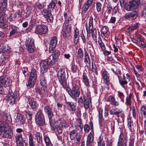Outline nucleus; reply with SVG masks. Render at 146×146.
Here are the masks:
<instances>
[{
	"instance_id": "1",
	"label": "nucleus",
	"mask_w": 146,
	"mask_h": 146,
	"mask_svg": "<svg viewBox=\"0 0 146 146\" xmlns=\"http://www.w3.org/2000/svg\"><path fill=\"white\" fill-rule=\"evenodd\" d=\"M2 119V121H0V129L4 132L10 129V127L7 123L10 122L11 119L10 116L6 113H3Z\"/></svg>"
},
{
	"instance_id": "2",
	"label": "nucleus",
	"mask_w": 146,
	"mask_h": 146,
	"mask_svg": "<svg viewBox=\"0 0 146 146\" xmlns=\"http://www.w3.org/2000/svg\"><path fill=\"white\" fill-rule=\"evenodd\" d=\"M82 93L83 96V101L82 97H80L78 100V102L79 105H81L83 104L85 110H87L90 106V103L91 102L90 96L89 93H84L83 90H82Z\"/></svg>"
},
{
	"instance_id": "3",
	"label": "nucleus",
	"mask_w": 146,
	"mask_h": 146,
	"mask_svg": "<svg viewBox=\"0 0 146 146\" xmlns=\"http://www.w3.org/2000/svg\"><path fill=\"white\" fill-rule=\"evenodd\" d=\"M59 81L63 87L65 88L66 86V78L67 77V74L63 70H60L57 74Z\"/></svg>"
},
{
	"instance_id": "4",
	"label": "nucleus",
	"mask_w": 146,
	"mask_h": 146,
	"mask_svg": "<svg viewBox=\"0 0 146 146\" xmlns=\"http://www.w3.org/2000/svg\"><path fill=\"white\" fill-rule=\"evenodd\" d=\"M12 80L10 78L5 75L0 76V87L6 88L11 86Z\"/></svg>"
},
{
	"instance_id": "5",
	"label": "nucleus",
	"mask_w": 146,
	"mask_h": 146,
	"mask_svg": "<svg viewBox=\"0 0 146 146\" xmlns=\"http://www.w3.org/2000/svg\"><path fill=\"white\" fill-rule=\"evenodd\" d=\"M68 20H66L65 21L62 29V35L65 40L68 39L70 35L71 27L68 25Z\"/></svg>"
},
{
	"instance_id": "6",
	"label": "nucleus",
	"mask_w": 146,
	"mask_h": 146,
	"mask_svg": "<svg viewBox=\"0 0 146 146\" xmlns=\"http://www.w3.org/2000/svg\"><path fill=\"white\" fill-rule=\"evenodd\" d=\"M140 3V0H133L132 1H129V4L125 5V8L128 11L136 9L139 6Z\"/></svg>"
},
{
	"instance_id": "7",
	"label": "nucleus",
	"mask_w": 146,
	"mask_h": 146,
	"mask_svg": "<svg viewBox=\"0 0 146 146\" xmlns=\"http://www.w3.org/2000/svg\"><path fill=\"white\" fill-rule=\"evenodd\" d=\"M48 32L47 27L43 25H37L35 30V33L37 34L42 35L46 34Z\"/></svg>"
},
{
	"instance_id": "8",
	"label": "nucleus",
	"mask_w": 146,
	"mask_h": 146,
	"mask_svg": "<svg viewBox=\"0 0 146 146\" xmlns=\"http://www.w3.org/2000/svg\"><path fill=\"white\" fill-rule=\"evenodd\" d=\"M35 121L37 124L39 126H42L45 124L44 116L40 111H38L35 116Z\"/></svg>"
},
{
	"instance_id": "9",
	"label": "nucleus",
	"mask_w": 146,
	"mask_h": 146,
	"mask_svg": "<svg viewBox=\"0 0 146 146\" xmlns=\"http://www.w3.org/2000/svg\"><path fill=\"white\" fill-rule=\"evenodd\" d=\"M80 94V90L78 86L75 84H73L72 89V92L70 96L73 98L79 97Z\"/></svg>"
},
{
	"instance_id": "10",
	"label": "nucleus",
	"mask_w": 146,
	"mask_h": 146,
	"mask_svg": "<svg viewBox=\"0 0 146 146\" xmlns=\"http://www.w3.org/2000/svg\"><path fill=\"white\" fill-rule=\"evenodd\" d=\"M94 19L92 16L89 17L88 31L89 33L92 34V36H95L97 35V31L95 29H94L93 27Z\"/></svg>"
},
{
	"instance_id": "11",
	"label": "nucleus",
	"mask_w": 146,
	"mask_h": 146,
	"mask_svg": "<svg viewBox=\"0 0 146 146\" xmlns=\"http://www.w3.org/2000/svg\"><path fill=\"white\" fill-rule=\"evenodd\" d=\"M40 65L42 73L43 74L48 70L49 65L48 61L47 60H41L40 63Z\"/></svg>"
},
{
	"instance_id": "12",
	"label": "nucleus",
	"mask_w": 146,
	"mask_h": 146,
	"mask_svg": "<svg viewBox=\"0 0 146 146\" xmlns=\"http://www.w3.org/2000/svg\"><path fill=\"white\" fill-rule=\"evenodd\" d=\"M8 96V102L10 105H13L15 103V99L14 93L11 89L9 88L8 93H7Z\"/></svg>"
},
{
	"instance_id": "13",
	"label": "nucleus",
	"mask_w": 146,
	"mask_h": 146,
	"mask_svg": "<svg viewBox=\"0 0 146 146\" xmlns=\"http://www.w3.org/2000/svg\"><path fill=\"white\" fill-rule=\"evenodd\" d=\"M138 15V13L135 11H133L125 14L124 16V18L128 20H133L136 19Z\"/></svg>"
},
{
	"instance_id": "14",
	"label": "nucleus",
	"mask_w": 146,
	"mask_h": 146,
	"mask_svg": "<svg viewBox=\"0 0 146 146\" xmlns=\"http://www.w3.org/2000/svg\"><path fill=\"white\" fill-rule=\"evenodd\" d=\"M102 73V78L104 83L108 85L110 83V75L108 72L106 71H103Z\"/></svg>"
},
{
	"instance_id": "15",
	"label": "nucleus",
	"mask_w": 146,
	"mask_h": 146,
	"mask_svg": "<svg viewBox=\"0 0 146 146\" xmlns=\"http://www.w3.org/2000/svg\"><path fill=\"white\" fill-rule=\"evenodd\" d=\"M15 137L17 146H24L22 142L23 138L22 134H15Z\"/></svg>"
},
{
	"instance_id": "16",
	"label": "nucleus",
	"mask_w": 146,
	"mask_h": 146,
	"mask_svg": "<svg viewBox=\"0 0 146 146\" xmlns=\"http://www.w3.org/2000/svg\"><path fill=\"white\" fill-rule=\"evenodd\" d=\"M41 12L44 17L47 20L48 19L50 22H52V21L53 17L50 12H49L46 9H43Z\"/></svg>"
},
{
	"instance_id": "17",
	"label": "nucleus",
	"mask_w": 146,
	"mask_h": 146,
	"mask_svg": "<svg viewBox=\"0 0 146 146\" xmlns=\"http://www.w3.org/2000/svg\"><path fill=\"white\" fill-rule=\"evenodd\" d=\"M45 113L48 115L49 119L52 118L53 116L52 108L49 106H46L44 108Z\"/></svg>"
},
{
	"instance_id": "18",
	"label": "nucleus",
	"mask_w": 146,
	"mask_h": 146,
	"mask_svg": "<svg viewBox=\"0 0 146 146\" xmlns=\"http://www.w3.org/2000/svg\"><path fill=\"white\" fill-rule=\"evenodd\" d=\"M108 101L112 106H118L119 105V102L116 101L114 97L112 96L111 95L108 96Z\"/></svg>"
},
{
	"instance_id": "19",
	"label": "nucleus",
	"mask_w": 146,
	"mask_h": 146,
	"mask_svg": "<svg viewBox=\"0 0 146 146\" xmlns=\"http://www.w3.org/2000/svg\"><path fill=\"white\" fill-rule=\"evenodd\" d=\"M94 0H87L83 5L82 9L84 12H86L92 5Z\"/></svg>"
},
{
	"instance_id": "20",
	"label": "nucleus",
	"mask_w": 146,
	"mask_h": 146,
	"mask_svg": "<svg viewBox=\"0 0 146 146\" xmlns=\"http://www.w3.org/2000/svg\"><path fill=\"white\" fill-rule=\"evenodd\" d=\"M28 105L32 109H35L38 106V104L37 102L34 100L33 98H29L28 99Z\"/></svg>"
},
{
	"instance_id": "21",
	"label": "nucleus",
	"mask_w": 146,
	"mask_h": 146,
	"mask_svg": "<svg viewBox=\"0 0 146 146\" xmlns=\"http://www.w3.org/2000/svg\"><path fill=\"white\" fill-rule=\"evenodd\" d=\"M49 123L51 126V128L52 130H54L58 126L60 125V124L61 123V121L58 120L56 122L52 121V118L49 119Z\"/></svg>"
},
{
	"instance_id": "22",
	"label": "nucleus",
	"mask_w": 146,
	"mask_h": 146,
	"mask_svg": "<svg viewBox=\"0 0 146 146\" xmlns=\"http://www.w3.org/2000/svg\"><path fill=\"white\" fill-rule=\"evenodd\" d=\"M77 132L76 130H72L70 132L69 135L70 137L71 140H73L76 138V141L77 142H79L80 138L79 137H77Z\"/></svg>"
},
{
	"instance_id": "23",
	"label": "nucleus",
	"mask_w": 146,
	"mask_h": 146,
	"mask_svg": "<svg viewBox=\"0 0 146 146\" xmlns=\"http://www.w3.org/2000/svg\"><path fill=\"white\" fill-rule=\"evenodd\" d=\"M108 30V28L106 26H103L101 30V36L104 38L106 39L108 38V34L107 32Z\"/></svg>"
},
{
	"instance_id": "24",
	"label": "nucleus",
	"mask_w": 146,
	"mask_h": 146,
	"mask_svg": "<svg viewBox=\"0 0 146 146\" xmlns=\"http://www.w3.org/2000/svg\"><path fill=\"white\" fill-rule=\"evenodd\" d=\"M57 44V38L55 36L53 37L51 40L49 50L50 51L53 50Z\"/></svg>"
},
{
	"instance_id": "25",
	"label": "nucleus",
	"mask_w": 146,
	"mask_h": 146,
	"mask_svg": "<svg viewBox=\"0 0 146 146\" xmlns=\"http://www.w3.org/2000/svg\"><path fill=\"white\" fill-rule=\"evenodd\" d=\"M16 121L19 124H23L25 121V119L24 115L20 113H18L16 119Z\"/></svg>"
},
{
	"instance_id": "26",
	"label": "nucleus",
	"mask_w": 146,
	"mask_h": 146,
	"mask_svg": "<svg viewBox=\"0 0 146 146\" xmlns=\"http://www.w3.org/2000/svg\"><path fill=\"white\" fill-rule=\"evenodd\" d=\"M3 134V136L5 138L10 139L13 137V133L11 129L5 130Z\"/></svg>"
},
{
	"instance_id": "27",
	"label": "nucleus",
	"mask_w": 146,
	"mask_h": 146,
	"mask_svg": "<svg viewBox=\"0 0 146 146\" xmlns=\"http://www.w3.org/2000/svg\"><path fill=\"white\" fill-rule=\"evenodd\" d=\"M85 54L84 62L86 64V65L88 67L90 68L91 61L86 50L85 51Z\"/></svg>"
},
{
	"instance_id": "28",
	"label": "nucleus",
	"mask_w": 146,
	"mask_h": 146,
	"mask_svg": "<svg viewBox=\"0 0 146 146\" xmlns=\"http://www.w3.org/2000/svg\"><path fill=\"white\" fill-rule=\"evenodd\" d=\"M9 29H11L12 30L10 32L9 36H12L14 35L17 32L18 30L19 29L17 27L14 26L12 25L10 26Z\"/></svg>"
},
{
	"instance_id": "29",
	"label": "nucleus",
	"mask_w": 146,
	"mask_h": 146,
	"mask_svg": "<svg viewBox=\"0 0 146 146\" xmlns=\"http://www.w3.org/2000/svg\"><path fill=\"white\" fill-rule=\"evenodd\" d=\"M7 0H3L0 4L1 5H0V11H5L6 10L7 6Z\"/></svg>"
},
{
	"instance_id": "30",
	"label": "nucleus",
	"mask_w": 146,
	"mask_h": 146,
	"mask_svg": "<svg viewBox=\"0 0 146 146\" xmlns=\"http://www.w3.org/2000/svg\"><path fill=\"white\" fill-rule=\"evenodd\" d=\"M36 79L29 77L28 84H27V87L32 88L35 85Z\"/></svg>"
},
{
	"instance_id": "31",
	"label": "nucleus",
	"mask_w": 146,
	"mask_h": 146,
	"mask_svg": "<svg viewBox=\"0 0 146 146\" xmlns=\"http://www.w3.org/2000/svg\"><path fill=\"white\" fill-rule=\"evenodd\" d=\"M37 142L38 143L41 144L42 143V134L39 132H37L35 135Z\"/></svg>"
},
{
	"instance_id": "32",
	"label": "nucleus",
	"mask_w": 146,
	"mask_h": 146,
	"mask_svg": "<svg viewBox=\"0 0 146 146\" xmlns=\"http://www.w3.org/2000/svg\"><path fill=\"white\" fill-rule=\"evenodd\" d=\"M57 59L53 57L52 56H50L47 60L48 62H49V65L52 66L55 64L57 60Z\"/></svg>"
},
{
	"instance_id": "33",
	"label": "nucleus",
	"mask_w": 146,
	"mask_h": 146,
	"mask_svg": "<svg viewBox=\"0 0 146 146\" xmlns=\"http://www.w3.org/2000/svg\"><path fill=\"white\" fill-rule=\"evenodd\" d=\"M67 104L68 105V107L70 108V109H69L70 111H75L77 108L76 103L72 102H67Z\"/></svg>"
},
{
	"instance_id": "34",
	"label": "nucleus",
	"mask_w": 146,
	"mask_h": 146,
	"mask_svg": "<svg viewBox=\"0 0 146 146\" xmlns=\"http://www.w3.org/2000/svg\"><path fill=\"white\" fill-rule=\"evenodd\" d=\"M57 3L56 0H52L48 6V9L50 11H53Z\"/></svg>"
},
{
	"instance_id": "35",
	"label": "nucleus",
	"mask_w": 146,
	"mask_h": 146,
	"mask_svg": "<svg viewBox=\"0 0 146 146\" xmlns=\"http://www.w3.org/2000/svg\"><path fill=\"white\" fill-rule=\"evenodd\" d=\"M40 84L43 87H46V81L44 75L42 73L40 75Z\"/></svg>"
},
{
	"instance_id": "36",
	"label": "nucleus",
	"mask_w": 146,
	"mask_h": 146,
	"mask_svg": "<svg viewBox=\"0 0 146 146\" xmlns=\"http://www.w3.org/2000/svg\"><path fill=\"white\" fill-rule=\"evenodd\" d=\"M37 72L36 70L34 69H33L31 70L30 73V75L29 76L30 78L36 79Z\"/></svg>"
},
{
	"instance_id": "37",
	"label": "nucleus",
	"mask_w": 146,
	"mask_h": 146,
	"mask_svg": "<svg viewBox=\"0 0 146 146\" xmlns=\"http://www.w3.org/2000/svg\"><path fill=\"white\" fill-rule=\"evenodd\" d=\"M44 139L46 146H52L50 138L48 136L46 135L44 136Z\"/></svg>"
},
{
	"instance_id": "38",
	"label": "nucleus",
	"mask_w": 146,
	"mask_h": 146,
	"mask_svg": "<svg viewBox=\"0 0 146 146\" xmlns=\"http://www.w3.org/2000/svg\"><path fill=\"white\" fill-rule=\"evenodd\" d=\"M3 13H1V12H0V13L1 14V16L0 17V21L2 22H6L7 19V15L4 13L5 11H2Z\"/></svg>"
},
{
	"instance_id": "39",
	"label": "nucleus",
	"mask_w": 146,
	"mask_h": 146,
	"mask_svg": "<svg viewBox=\"0 0 146 146\" xmlns=\"http://www.w3.org/2000/svg\"><path fill=\"white\" fill-rule=\"evenodd\" d=\"M132 96V94L130 93L128 96L126 98L125 104L127 106H131Z\"/></svg>"
},
{
	"instance_id": "40",
	"label": "nucleus",
	"mask_w": 146,
	"mask_h": 146,
	"mask_svg": "<svg viewBox=\"0 0 146 146\" xmlns=\"http://www.w3.org/2000/svg\"><path fill=\"white\" fill-rule=\"evenodd\" d=\"M27 49L29 53H33L35 50L34 45H27L26 46Z\"/></svg>"
},
{
	"instance_id": "41",
	"label": "nucleus",
	"mask_w": 146,
	"mask_h": 146,
	"mask_svg": "<svg viewBox=\"0 0 146 146\" xmlns=\"http://www.w3.org/2000/svg\"><path fill=\"white\" fill-rule=\"evenodd\" d=\"M115 109H112L110 111V113L111 115L114 114L116 115L119 117V113L121 112L122 111L120 110H119L118 111H115Z\"/></svg>"
},
{
	"instance_id": "42",
	"label": "nucleus",
	"mask_w": 146,
	"mask_h": 146,
	"mask_svg": "<svg viewBox=\"0 0 146 146\" xmlns=\"http://www.w3.org/2000/svg\"><path fill=\"white\" fill-rule=\"evenodd\" d=\"M77 64V62H75L74 61L72 64L71 70L73 73L76 72V71L77 70L78 67Z\"/></svg>"
},
{
	"instance_id": "43",
	"label": "nucleus",
	"mask_w": 146,
	"mask_h": 146,
	"mask_svg": "<svg viewBox=\"0 0 146 146\" xmlns=\"http://www.w3.org/2000/svg\"><path fill=\"white\" fill-rule=\"evenodd\" d=\"M140 113L142 115H143L146 118V107L143 106L140 108Z\"/></svg>"
},
{
	"instance_id": "44",
	"label": "nucleus",
	"mask_w": 146,
	"mask_h": 146,
	"mask_svg": "<svg viewBox=\"0 0 146 146\" xmlns=\"http://www.w3.org/2000/svg\"><path fill=\"white\" fill-rule=\"evenodd\" d=\"M93 134L94 133H89L88 135L86 142L91 143L93 142L94 138Z\"/></svg>"
},
{
	"instance_id": "45",
	"label": "nucleus",
	"mask_w": 146,
	"mask_h": 146,
	"mask_svg": "<svg viewBox=\"0 0 146 146\" xmlns=\"http://www.w3.org/2000/svg\"><path fill=\"white\" fill-rule=\"evenodd\" d=\"M116 70V67L114 65H113V67L111 68V70L115 74H121V72L119 68H118L116 71H115V70Z\"/></svg>"
},
{
	"instance_id": "46",
	"label": "nucleus",
	"mask_w": 146,
	"mask_h": 146,
	"mask_svg": "<svg viewBox=\"0 0 146 146\" xmlns=\"http://www.w3.org/2000/svg\"><path fill=\"white\" fill-rule=\"evenodd\" d=\"M96 7L97 11L98 13L100 12L102 8V5L100 2H97L96 3Z\"/></svg>"
},
{
	"instance_id": "47",
	"label": "nucleus",
	"mask_w": 146,
	"mask_h": 146,
	"mask_svg": "<svg viewBox=\"0 0 146 146\" xmlns=\"http://www.w3.org/2000/svg\"><path fill=\"white\" fill-rule=\"evenodd\" d=\"M94 60H93L92 59V69H90L89 71L90 73H92L93 72L95 71V72H97V68L96 66L94 64L93 65V63L94 62Z\"/></svg>"
},
{
	"instance_id": "48",
	"label": "nucleus",
	"mask_w": 146,
	"mask_h": 146,
	"mask_svg": "<svg viewBox=\"0 0 146 146\" xmlns=\"http://www.w3.org/2000/svg\"><path fill=\"white\" fill-rule=\"evenodd\" d=\"M127 125L130 131L132 130V123L133 121L130 117H128L127 118Z\"/></svg>"
},
{
	"instance_id": "49",
	"label": "nucleus",
	"mask_w": 146,
	"mask_h": 146,
	"mask_svg": "<svg viewBox=\"0 0 146 146\" xmlns=\"http://www.w3.org/2000/svg\"><path fill=\"white\" fill-rule=\"evenodd\" d=\"M60 52L58 50H54L51 56H52L53 57L56 58H57L60 55Z\"/></svg>"
},
{
	"instance_id": "50",
	"label": "nucleus",
	"mask_w": 146,
	"mask_h": 146,
	"mask_svg": "<svg viewBox=\"0 0 146 146\" xmlns=\"http://www.w3.org/2000/svg\"><path fill=\"white\" fill-rule=\"evenodd\" d=\"M36 23V20L35 19H31L30 22V26L29 28L30 30L32 29L33 27H34Z\"/></svg>"
},
{
	"instance_id": "51",
	"label": "nucleus",
	"mask_w": 146,
	"mask_h": 146,
	"mask_svg": "<svg viewBox=\"0 0 146 146\" xmlns=\"http://www.w3.org/2000/svg\"><path fill=\"white\" fill-rule=\"evenodd\" d=\"M34 137L31 133H30L29 135V145L34 143Z\"/></svg>"
},
{
	"instance_id": "52",
	"label": "nucleus",
	"mask_w": 146,
	"mask_h": 146,
	"mask_svg": "<svg viewBox=\"0 0 146 146\" xmlns=\"http://www.w3.org/2000/svg\"><path fill=\"white\" fill-rule=\"evenodd\" d=\"M138 28V23H135L132 27H129L128 29L129 32H131Z\"/></svg>"
},
{
	"instance_id": "53",
	"label": "nucleus",
	"mask_w": 146,
	"mask_h": 146,
	"mask_svg": "<svg viewBox=\"0 0 146 146\" xmlns=\"http://www.w3.org/2000/svg\"><path fill=\"white\" fill-rule=\"evenodd\" d=\"M6 22L0 21V28L2 29H5L7 28L8 25L6 23Z\"/></svg>"
},
{
	"instance_id": "54",
	"label": "nucleus",
	"mask_w": 146,
	"mask_h": 146,
	"mask_svg": "<svg viewBox=\"0 0 146 146\" xmlns=\"http://www.w3.org/2000/svg\"><path fill=\"white\" fill-rule=\"evenodd\" d=\"M34 40L31 38H29L27 40L26 42V45H34Z\"/></svg>"
},
{
	"instance_id": "55",
	"label": "nucleus",
	"mask_w": 146,
	"mask_h": 146,
	"mask_svg": "<svg viewBox=\"0 0 146 146\" xmlns=\"http://www.w3.org/2000/svg\"><path fill=\"white\" fill-rule=\"evenodd\" d=\"M98 43L100 45L102 50H104L105 49V46L101 38H99V39L98 40Z\"/></svg>"
},
{
	"instance_id": "56",
	"label": "nucleus",
	"mask_w": 146,
	"mask_h": 146,
	"mask_svg": "<svg viewBox=\"0 0 146 146\" xmlns=\"http://www.w3.org/2000/svg\"><path fill=\"white\" fill-rule=\"evenodd\" d=\"M25 115L27 119L28 120H31L32 118V113L31 112L28 111L26 112Z\"/></svg>"
},
{
	"instance_id": "57",
	"label": "nucleus",
	"mask_w": 146,
	"mask_h": 146,
	"mask_svg": "<svg viewBox=\"0 0 146 146\" xmlns=\"http://www.w3.org/2000/svg\"><path fill=\"white\" fill-rule=\"evenodd\" d=\"M118 77L119 79V80L120 84L123 88L125 87L124 85L127 84V81L126 80H121L120 79L119 77L118 76Z\"/></svg>"
},
{
	"instance_id": "58",
	"label": "nucleus",
	"mask_w": 146,
	"mask_h": 146,
	"mask_svg": "<svg viewBox=\"0 0 146 146\" xmlns=\"http://www.w3.org/2000/svg\"><path fill=\"white\" fill-rule=\"evenodd\" d=\"M35 92L39 94L40 95L43 94V90L42 88L39 87H37L35 88Z\"/></svg>"
},
{
	"instance_id": "59",
	"label": "nucleus",
	"mask_w": 146,
	"mask_h": 146,
	"mask_svg": "<svg viewBox=\"0 0 146 146\" xmlns=\"http://www.w3.org/2000/svg\"><path fill=\"white\" fill-rule=\"evenodd\" d=\"M7 58V57H6V56L5 54H3L1 57V58H0V62L2 63L4 62L5 61L6 59Z\"/></svg>"
},
{
	"instance_id": "60",
	"label": "nucleus",
	"mask_w": 146,
	"mask_h": 146,
	"mask_svg": "<svg viewBox=\"0 0 146 146\" xmlns=\"http://www.w3.org/2000/svg\"><path fill=\"white\" fill-rule=\"evenodd\" d=\"M77 56L80 58H82L83 57V51L81 48H80L78 50Z\"/></svg>"
},
{
	"instance_id": "61",
	"label": "nucleus",
	"mask_w": 146,
	"mask_h": 146,
	"mask_svg": "<svg viewBox=\"0 0 146 146\" xmlns=\"http://www.w3.org/2000/svg\"><path fill=\"white\" fill-rule=\"evenodd\" d=\"M16 19V15L15 14H12L9 17L10 21H14Z\"/></svg>"
},
{
	"instance_id": "62",
	"label": "nucleus",
	"mask_w": 146,
	"mask_h": 146,
	"mask_svg": "<svg viewBox=\"0 0 146 146\" xmlns=\"http://www.w3.org/2000/svg\"><path fill=\"white\" fill-rule=\"evenodd\" d=\"M98 117H102L103 110L101 108L98 109Z\"/></svg>"
},
{
	"instance_id": "63",
	"label": "nucleus",
	"mask_w": 146,
	"mask_h": 146,
	"mask_svg": "<svg viewBox=\"0 0 146 146\" xmlns=\"http://www.w3.org/2000/svg\"><path fill=\"white\" fill-rule=\"evenodd\" d=\"M103 139V137H102L101 136H100L97 139V143L98 146H101Z\"/></svg>"
},
{
	"instance_id": "64",
	"label": "nucleus",
	"mask_w": 146,
	"mask_h": 146,
	"mask_svg": "<svg viewBox=\"0 0 146 146\" xmlns=\"http://www.w3.org/2000/svg\"><path fill=\"white\" fill-rule=\"evenodd\" d=\"M74 42L75 44H77L78 41L79 35H74Z\"/></svg>"
}]
</instances>
